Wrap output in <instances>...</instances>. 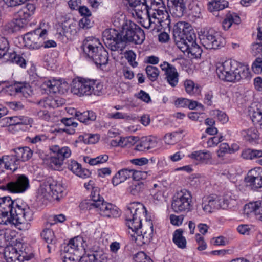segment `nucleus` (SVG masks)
Wrapping results in <instances>:
<instances>
[{
	"label": "nucleus",
	"instance_id": "obj_1",
	"mask_svg": "<svg viewBox=\"0 0 262 262\" xmlns=\"http://www.w3.org/2000/svg\"><path fill=\"white\" fill-rule=\"evenodd\" d=\"M33 212L25 203L12 200L10 196L0 198V224H7L10 219L17 226L26 225L27 227L33 219Z\"/></svg>",
	"mask_w": 262,
	"mask_h": 262
},
{
	"label": "nucleus",
	"instance_id": "obj_2",
	"mask_svg": "<svg viewBox=\"0 0 262 262\" xmlns=\"http://www.w3.org/2000/svg\"><path fill=\"white\" fill-rule=\"evenodd\" d=\"M173 35L177 47L182 52L190 53L195 57L201 56L202 50L196 43V35L189 23L178 22L174 26Z\"/></svg>",
	"mask_w": 262,
	"mask_h": 262
},
{
	"label": "nucleus",
	"instance_id": "obj_3",
	"mask_svg": "<svg viewBox=\"0 0 262 262\" xmlns=\"http://www.w3.org/2000/svg\"><path fill=\"white\" fill-rule=\"evenodd\" d=\"M147 212L145 206L139 202L130 203L125 211L126 224L133 232L130 234L131 240L138 246L148 243L145 242V237L139 231L142 226L143 217L146 219Z\"/></svg>",
	"mask_w": 262,
	"mask_h": 262
},
{
	"label": "nucleus",
	"instance_id": "obj_4",
	"mask_svg": "<svg viewBox=\"0 0 262 262\" xmlns=\"http://www.w3.org/2000/svg\"><path fill=\"white\" fill-rule=\"evenodd\" d=\"M147 2V0H124V4L134 10L138 18H142L143 14L147 16V19L144 20L142 24L145 28H151L153 32H158L162 28H169V26H163V23L155 20V18L157 17L150 15V11L149 10Z\"/></svg>",
	"mask_w": 262,
	"mask_h": 262
},
{
	"label": "nucleus",
	"instance_id": "obj_5",
	"mask_svg": "<svg viewBox=\"0 0 262 262\" xmlns=\"http://www.w3.org/2000/svg\"><path fill=\"white\" fill-rule=\"evenodd\" d=\"M86 247L87 244L81 236L71 239L61 249V256L63 262H78Z\"/></svg>",
	"mask_w": 262,
	"mask_h": 262
},
{
	"label": "nucleus",
	"instance_id": "obj_6",
	"mask_svg": "<svg viewBox=\"0 0 262 262\" xmlns=\"http://www.w3.org/2000/svg\"><path fill=\"white\" fill-rule=\"evenodd\" d=\"M120 38L122 40L121 48H122L127 43L142 44L145 39V35L143 30L138 25L130 20H126L120 31Z\"/></svg>",
	"mask_w": 262,
	"mask_h": 262
},
{
	"label": "nucleus",
	"instance_id": "obj_7",
	"mask_svg": "<svg viewBox=\"0 0 262 262\" xmlns=\"http://www.w3.org/2000/svg\"><path fill=\"white\" fill-rule=\"evenodd\" d=\"M192 206L191 192L186 189L178 191L172 197L171 208L176 213L188 212Z\"/></svg>",
	"mask_w": 262,
	"mask_h": 262
},
{
	"label": "nucleus",
	"instance_id": "obj_8",
	"mask_svg": "<svg viewBox=\"0 0 262 262\" xmlns=\"http://www.w3.org/2000/svg\"><path fill=\"white\" fill-rule=\"evenodd\" d=\"M149 10L151 16L156 17L155 18L157 22L163 23V26H170V16L166 11L165 6L162 0H147Z\"/></svg>",
	"mask_w": 262,
	"mask_h": 262
},
{
	"label": "nucleus",
	"instance_id": "obj_9",
	"mask_svg": "<svg viewBox=\"0 0 262 262\" xmlns=\"http://www.w3.org/2000/svg\"><path fill=\"white\" fill-rule=\"evenodd\" d=\"M29 187V180L28 177L24 174H17L11 181L2 185L0 188L11 193H19L26 191Z\"/></svg>",
	"mask_w": 262,
	"mask_h": 262
},
{
	"label": "nucleus",
	"instance_id": "obj_10",
	"mask_svg": "<svg viewBox=\"0 0 262 262\" xmlns=\"http://www.w3.org/2000/svg\"><path fill=\"white\" fill-rule=\"evenodd\" d=\"M200 40L202 45L207 49H218L225 45V39L213 29L205 32Z\"/></svg>",
	"mask_w": 262,
	"mask_h": 262
},
{
	"label": "nucleus",
	"instance_id": "obj_11",
	"mask_svg": "<svg viewBox=\"0 0 262 262\" xmlns=\"http://www.w3.org/2000/svg\"><path fill=\"white\" fill-rule=\"evenodd\" d=\"M9 43L7 38L0 36V56L4 59L19 65L21 68H25L26 62L25 59L15 52H9Z\"/></svg>",
	"mask_w": 262,
	"mask_h": 262
},
{
	"label": "nucleus",
	"instance_id": "obj_12",
	"mask_svg": "<svg viewBox=\"0 0 262 262\" xmlns=\"http://www.w3.org/2000/svg\"><path fill=\"white\" fill-rule=\"evenodd\" d=\"M47 31L46 29L42 30L37 28L33 31L25 34L23 39L25 46L29 49H38L43 46V40H45Z\"/></svg>",
	"mask_w": 262,
	"mask_h": 262
},
{
	"label": "nucleus",
	"instance_id": "obj_13",
	"mask_svg": "<svg viewBox=\"0 0 262 262\" xmlns=\"http://www.w3.org/2000/svg\"><path fill=\"white\" fill-rule=\"evenodd\" d=\"M96 80L81 79L74 80L71 84V91L79 97L91 95L94 92Z\"/></svg>",
	"mask_w": 262,
	"mask_h": 262
},
{
	"label": "nucleus",
	"instance_id": "obj_14",
	"mask_svg": "<svg viewBox=\"0 0 262 262\" xmlns=\"http://www.w3.org/2000/svg\"><path fill=\"white\" fill-rule=\"evenodd\" d=\"M102 40L104 44L113 51L121 48L120 32L115 29H106L102 33Z\"/></svg>",
	"mask_w": 262,
	"mask_h": 262
},
{
	"label": "nucleus",
	"instance_id": "obj_15",
	"mask_svg": "<svg viewBox=\"0 0 262 262\" xmlns=\"http://www.w3.org/2000/svg\"><path fill=\"white\" fill-rule=\"evenodd\" d=\"M222 202H223L222 199L216 194L205 196L202 199L203 210L206 213H211L215 210L222 208Z\"/></svg>",
	"mask_w": 262,
	"mask_h": 262
},
{
	"label": "nucleus",
	"instance_id": "obj_16",
	"mask_svg": "<svg viewBox=\"0 0 262 262\" xmlns=\"http://www.w3.org/2000/svg\"><path fill=\"white\" fill-rule=\"evenodd\" d=\"M245 182L252 189L255 190L262 187V167H255L250 170Z\"/></svg>",
	"mask_w": 262,
	"mask_h": 262
},
{
	"label": "nucleus",
	"instance_id": "obj_17",
	"mask_svg": "<svg viewBox=\"0 0 262 262\" xmlns=\"http://www.w3.org/2000/svg\"><path fill=\"white\" fill-rule=\"evenodd\" d=\"M161 70L164 72L165 79L172 88L176 87L179 82V75L176 68L167 62L160 65Z\"/></svg>",
	"mask_w": 262,
	"mask_h": 262
},
{
	"label": "nucleus",
	"instance_id": "obj_18",
	"mask_svg": "<svg viewBox=\"0 0 262 262\" xmlns=\"http://www.w3.org/2000/svg\"><path fill=\"white\" fill-rule=\"evenodd\" d=\"M99 215L107 217H116L120 215L118 209L112 203L105 201L99 195Z\"/></svg>",
	"mask_w": 262,
	"mask_h": 262
},
{
	"label": "nucleus",
	"instance_id": "obj_19",
	"mask_svg": "<svg viewBox=\"0 0 262 262\" xmlns=\"http://www.w3.org/2000/svg\"><path fill=\"white\" fill-rule=\"evenodd\" d=\"M235 67V69L232 68L229 73L226 76V78H223V80L229 82H235L250 77V73L248 69L239 65L237 63Z\"/></svg>",
	"mask_w": 262,
	"mask_h": 262
},
{
	"label": "nucleus",
	"instance_id": "obj_20",
	"mask_svg": "<svg viewBox=\"0 0 262 262\" xmlns=\"http://www.w3.org/2000/svg\"><path fill=\"white\" fill-rule=\"evenodd\" d=\"M158 140L154 136L143 137L137 143L135 149L139 151H146L157 147Z\"/></svg>",
	"mask_w": 262,
	"mask_h": 262
},
{
	"label": "nucleus",
	"instance_id": "obj_21",
	"mask_svg": "<svg viewBox=\"0 0 262 262\" xmlns=\"http://www.w3.org/2000/svg\"><path fill=\"white\" fill-rule=\"evenodd\" d=\"M62 84L59 80L55 79L45 80L41 85V90L48 94L63 93L61 90Z\"/></svg>",
	"mask_w": 262,
	"mask_h": 262
},
{
	"label": "nucleus",
	"instance_id": "obj_22",
	"mask_svg": "<svg viewBox=\"0 0 262 262\" xmlns=\"http://www.w3.org/2000/svg\"><path fill=\"white\" fill-rule=\"evenodd\" d=\"M167 6L170 13L177 17L182 16L186 9L184 0H167Z\"/></svg>",
	"mask_w": 262,
	"mask_h": 262
},
{
	"label": "nucleus",
	"instance_id": "obj_23",
	"mask_svg": "<svg viewBox=\"0 0 262 262\" xmlns=\"http://www.w3.org/2000/svg\"><path fill=\"white\" fill-rule=\"evenodd\" d=\"M237 62L231 60H226L223 62H219L216 64V72L220 79L223 80L226 78L227 74L229 73L231 68L235 69Z\"/></svg>",
	"mask_w": 262,
	"mask_h": 262
},
{
	"label": "nucleus",
	"instance_id": "obj_24",
	"mask_svg": "<svg viewBox=\"0 0 262 262\" xmlns=\"http://www.w3.org/2000/svg\"><path fill=\"white\" fill-rule=\"evenodd\" d=\"M45 189L47 192L51 193L57 199H59V196H62V193L64 189L61 184L51 179L48 180Z\"/></svg>",
	"mask_w": 262,
	"mask_h": 262
},
{
	"label": "nucleus",
	"instance_id": "obj_25",
	"mask_svg": "<svg viewBox=\"0 0 262 262\" xmlns=\"http://www.w3.org/2000/svg\"><path fill=\"white\" fill-rule=\"evenodd\" d=\"M8 87L11 91L15 92L14 94H21L26 98L28 97L32 92L29 84L26 82H15Z\"/></svg>",
	"mask_w": 262,
	"mask_h": 262
},
{
	"label": "nucleus",
	"instance_id": "obj_26",
	"mask_svg": "<svg viewBox=\"0 0 262 262\" xmlns=\"http://www.w3.org/2000/svg\"><path fill=\"white\" fill-rule=\"evenodd\" d=\"M248 113L253 122L260 123L262 121V103H252L249 107Z\"/></svg>",
	"mask_w": 262,
	"mask_h": 262
},
{
	"label": "nucleus",
	"instance_id": "obj_27",
	"mask_svg": "<svg viewBox=\"0 0 262 262\" xmlns=\"http://www.w3.org/2000/svg\"><path fill=\"white\" fill-rule=\"evenodd\" d=\"M83 52L90 61L93 62L97 67L98 63V47L90 43H84L82 46Z\"/></svg>",
	"mask_w": 262,
	"mask_h": 262
},
{
	"label": "nucleus",
	"instance_id": "obj_28",
	"mask_svg": "<svg viewBox=\"0 0 262 262\" xmlns=\"http://www.w3.org/2000/svg\"><path fill=\"white\" fill-rule=\"evenodd\" d=\"M35 10L34 5L28 3L17 12V17L27 24L30 17L34 14Z\"/></svg>",
	"mask_w": 262,
	"mask_h": 262
},
{
	"label": "nucleus",
	"instance_id": "obj_29",
	"mask_svg": "<svg viewBox=\"0 0 262 262\" xmlns=\"http://www.w3.org/2000/svg\"><path fill=\"white\" fill-rule=\"evenodd\" d=\"M132 169H122L119 170L113 177L112 179V184L114 186H117L132 177Z\"/></svg>",
	"mask_w": 262,
	"mask_h": 262
},
{
	"label": "nucleus",
	"instance_id": "obj_30",
	"mask_svg": "<svg viewBox=\"0 0 262 262\" xmlns=\"http://www.w3.org/2000/svg\"><path fill=\"white\" fill-rule=\"evenodd\" d=\"M41 236L48 244L47 248L49 253L51 252L52 249L54 250L55 249L57 240L52 230L49 228L45 229L41 233Z\"/></svg>",
	"mask_w": 262,
	"mask_h": 262
},
{
	"label": "nucleus",
	"instance_id": "obj_31",
	"mask_svg": "<svg viewBox=\"0 0 262 262\" xmlns=\"http://www.w3.org/2000/svg\"><path fill=\"white\" fill-rule=\"evenodd\" d=\"M68 168L76 176L82 178L88 177L90 174L89 170L82 168L81 164L74 160L71 161Z\"/></svg>",
	"mask_w": 262,
	"mask_h": 262
},
{
	"label": "nucleus",
	"instance_id": "obj_32",
	"mask_svg": "<svg viewBox=\"0 0 262 262\" xmlns=\"http://www.w3.org/2000/svg\"><path fill=\"white\" fill-rule=\"evenodd\" d=\"M50 149L55 156L59 157L63 161L65 159L69 158L71 155V150L67 146L60 147L59 146L55 145L51 146Z\"/></svg>",
	"mask_w": 262,
	"mask_h": 262
},
{
	"label": "nucleus",
	"instance_id": "obj_33",
	"mask_svg": "<svg viewBox=\"0 0 262 262\" xmlns=\"http://www.w3.org/2000/svg\"><path fill=\"white\" fill-rule=\"evenodd\" d=\"M13 150L20 162L28 161L33 155V151L28 147H19Z\"/></svg>",
	"mask_w": 262,
	"mask_h": 262
},
{
	"label": "nucleus",
	"instance_id": "obj_34",
	"mask_svg": "<svg viewBox=\"0 0 262 262\" xmlns=\"http://www.w3.org/2000/svg\"><path fill=\"white\" fill-rule=\"evenodd\" d=\"M189 157L192 159L206 164L208 163L212 158L211 154L209 151L202 150L195 151L191 154Z\"/></svg>",
	"mask_w": 262,
	"mask_h": 262
},
{
	"label": "nucleus",
	"instance_id": "obj_35",
	"mask_svg": "<svg viewBox=\"0 0 262 262\" xmlns=\"http://www.w3.org/2000/svg\"><path fill=\"white\" fill-rule=\"evenodd\" d=\"M183 231L181 229L176 230L173 234V242L181 249H184L186 247V239L183 236Z\"/></svg>",
	"mask_w": 262,
	"mask_h": 262
},
{
	"label": "nucleus",
	"instance_id": "obj_36",
	"mask_svg": "<svg viewBox=\"0 0 262 262\" xmlns=\"http://www.w3.org/2000/svg\"><path fill=\"white\" fill-rule=\"evenodd\" d=\"M75 116L78 120L83 123H87L89 121H94L97 117L96 113L91 111H85L83 113L75 111Z\"/></svg>",
	"mask_w": 262,
	"mask_h": 262
},
{
	"label": "nucleus",
	"instance_id": "obj_37",
	"mask_svg": "<svg viewBox=\"0 0 262 262\" xmlns=\"http://www.w3.org/2000/svg\"><path fill=\"white\" fill-rule=\"evenodd\" d=\"M144 181H134L128 187V192L134 195H138L142 192L146 188Z\"/></svg>",
	"mask_w": 262,
	"mask_h": 262
},
{
	"label": "nucleus",
	"instance_id": "obj_38",
	"mask_svg": "<svg viewBox=\"0 0 262 262\" xmlns=\"http://www.w3.org/2000/svg\"><path fill=\"white\" fill-rule=\"evenodd\" d=\"M37 104L45 108H55L59 106L60 103L57 99L48 96L37 102Z\"/></svg>",
	"mask_w": 262,
	"mask_h": 262
},
{
	"label": "nucleus",
	"instance_id": "obj_39",
	"mask_svg": "<svg viewBox=\"0 0 262 262\" xmlns=\"http://www.w3.org/2000/svg\"><path fill=\"white\" fill-rule=\"evenodd\" d=\"M3 120H7V123H9V125L14 124L16 125L18 124H24L27 125L30 124L32 120L31 118L26 116H19L14 117L12 118L5 117Z\"/></svg>",
	"mask_w": 262,
	"mask_h": 262
},
{
	"label": "nucleus",
	"instance_id": "obj_40",
	"mask_svg": "<svg viewBox=\"0 0 262 262\" xmlns=\"http://www.w3.org/2000/svg\"><path fill=\"white\" fill-rule=\"evenodd\" d=\"M241 134L244 139L250 143L258 139V131L254 127L243 130L242 131Z\"/></svg>",
	"mask_w": 262,
	"mask_h": 262
},
{
	"label": "nucleus",
	"instance_id": "obj_41",
	"mask_svg": "<svg viewBox=\"0 0 262 262\" xmlns=\"http://www.w3.org/2000/svg\"><path fill=\"white\" fill-rule=\"evenodd\" d=\"M228 6V2L225 0H214L208 4V9L210 11H220Z\"/></svg>",
	"mask_w": 262,
	"mask_h": 262
},
{
	"label": "nucleus",
	"instance_id": "obj_42",
	"mask_svg": "<svg viewBox=\"0 0 262 262\" xmlns=\"http://www.w3.org/2000/svg\"><path fill=\"white\" fill-rule=\"evenodd\" d=\"M248 206L251 209V211L253 212L258 217V220L262 222V201H258L250 203Z\"/></svg>",
	"mask_w": 262,
	"mask_h": 262
},
{
	"label": "nucleus",
	"instance_id": "obj_43",
	"mask_svg": "<svg viewBox=\"0 0 262 262\" xmlns=\"http://www.w3.org/2000/svg\"><path fill=\"white\" fill-rule=\"evenodd\" d=\"M27 24L19 18L14 19L7 24L8 29L11 32H16L24 28Z\"/></svg>",
	"mask_w": 262,
	"mask_h": 262
},
{
	"label": "nucleus",
	"instance_id": "obj_44",
	"mask_svg": "<svg viewBox=\"0 0 262 262\" xmlns=\"http://www.w3.org/2000/svg\"><path fill=\"white\" fill-rule=\"evenodd\" d=\"M145 71L148 78L151 81H156L159 75L160 71L156 67L148 66L146 67Z\"/></svg>",
	"mask_w": 262,
	"mask_h": 262
},
{
	"label": "nucleus",
	"instance_id": "obj_45",
	"mask_svg": "<svg viewBox=\"0 0 262 262\" xmlns=\"http://www.w3.org/2000/svg\"><path fill=\"white\" fill-rule=\"evenodd\" d=\"M63 161L54 155L49 159L50 166L54 170H59L62 168Z\"/></svg>",
	"mask_w": 262,
	"mask_h": 262
},
{
	"label": "nucleus",
	"instance_id": "obj_46",
	"mask_svg": "<svg viewBox=\"0 0 262 262\" xmlns=\"http://www.w3.org/2000/svg\"><path fill=\"white\" fill-rule=\"evenodd\" d=\"M79 139L85 144H95L98 141V135L97 134H85L83 135H80Z\"/></svg>",
	"mask_w": 262,
	"mask_h": 262
},
{
	"label": "nucleus",
	"instance_id": "obj_47",
	"mask_svg": "<svg viewBox=\"0 0 262 262\" xmlns=\"http://www.w3.org/2000/svg\"><path fill=\"white\" fill-rule=\"evenodd\" d=\"M148 228L147 229H143L140 233L145 237V242L149 243L152 238L153 235V225L152 223L150 221L147 223Z\"/></svg>",
	"mask_w": 262,
	"mask_h": 262
},
{
	"label": "nucleus",
	"instance_id": "obj_48",
	"mask_svg": "<svg viewBox=\"0 0 262 262\" xmlns=\"http://www.w3.org/2000/svg\"><path fill=\"white\" fill-rule=\"evenodd\" d=\"M137 137L135 136H128L126 137H120L121 147H129L137 142Z\"/></svg>",
	"mask_w": 262,
	"mask_h": 262
},
{
	"label": "nucleus",
	"instance_id": "obj_49",
	"mask_svg": "<svg viewBox=\"0 0 262 262\" xmlns=\"http://www.w3.org/2000/svg\"><path fill=\"white\" fill-rule=\"evenodd\" d=\"M108 60V54L104 47L101 46V48H99V67L106 64Z\"/></svg>",
	"mask_w": 262,
	"mask_h": 262
},
{
	"label": "nucleus",
	"instance_id": "obj_50",
	"mask_svg": "<svg viewBox=\"0 0 262 262\" xmlns=\"http://www.w3.org/2000/svg\"><path fill=\"white\" fill-rule=\"evenodd\" d=\"M134 261L135 262H152L150 258L143 251H140L134 255Z\"/></svg>",
	"mask_w": 262,
	"mask_h": 262
},
{
	"label": "nucleus",
	"instance_id": "obj_51",
	"mask_svg": "<svg viewBox=\"0 0 262 262\" xmlns=\"http://www.w3.org/2000/svg\"><path fill=\"white\" fill-rule=\"evenodd\" d=\"M211 115L217 117V119L223 123L227 122L228 120L226 114L219 110H213L211 112Z\"/></svg>",
	"mask_w": 262,
	"mask_h": 262
},
{
	"label": "nucleus",
	"instance_id": "obj_52",
	"mask_svg": "<svg viewBox=\"0 0 262 262\" xmlns=\"http://www.w3.org/2000/svg\"><path fill=\"white\" fill-rule=\"evenodd\" d=\"M184 85L186 92L189 95H193L197 91L198 88L195 87L194 83L192 80H186Z\"/></svg>",
	"mask_w": 262,
	"mask_h": 262
},
{
	"label": "nucleus",
	"instance_id": "obj_53",
	"mask_svg": "<svg viewBox=\"0 0 262 262\" xmlns=\"http://www.w3.org/2000/svg\"><path fill=\"white\" fill-rule=\"evenodd\" d=\"M132 177H133L135 181H144L143 180L145 179L147 176V173L145 171L134 170L132 169Z\"/></svg>",
	"mask_w": 262,
	"mask_h": 262
},
{
	"label": "nucleus",
	"instance_id": "obj_54",
	"mask_svg": "<svg viewBox=\"0 0 262 262\" xmlns=\"http://www.w3.org/2000/svg\"><path fill=\"white\" fill-rule=\"evenodd\" d=\"M112 173V170L110 167H100L99 166V178H104V180L102 181L106 183H108V179L107 177L110 176Z\"/></svg>",
	"mask_w": 262,
	"mask_h": 262
},
{
	"label": "nucleus",
	"instance_id": "obj_55",
	"mask_svg": "<svg viewBox=\"0 0 262 262\" xmlns=\"http://www.w3.org/2000/svg\"><path fill=\"white\" fill-rule=\"evenodd\" d=\"M136 57V54L132 50L126 51L125 53V57L129 64L134 68L138 65V63L135 61Z\"/></svg>",
	"mask_w": 262,
	"mask_h": 262
},
{
	"label": "nucleus",
	"instance_id": "obj_56",
	"mask_svg": "<svg viewBox=\"0 0 262 262\" xmlns=\"http://www.w3.org/2000/svg\"><path fill=\"white\" fill-rule=\"evenodd\" d=\"M233 152L229 145L226 143H221L219 147V149L217 151V155L219 157H223L226 153H231Z\"/></svg>",
	"mask_w": 262,
	"mask_h": 262
},
{
	"label": "nucleus",
	"instance_id": "obj_57",
	"mask_svg": "<svg viewBox=\"0 0 262 262\" xmlns=\"http://www.w3.org/2000/svg\"><path fill=\"white\" fill-rule=\"evenodd\" d=\"M179 134L178 132L168 133L164 136V141L167 144H174L177 142V136Z\"/></svg>",
	"mask_w": 262,
	"mask_h": 262
},
{
	"label": "nucleus",
	"instance_id": "obj_58",
	"mask_svg": "<svg viewBox=\"0 0 262 262\" xmlns=\"http://www.w3.org/2000/svg\"><path fill=\"white\" fill-rule=\"evenodd\" d=\"M252 69L255 73L259 74L262 72V59L257 58L253 62Z\"/></svg>",
	"mask_w": 262,
	"mask_h": 262
},
{
	"label": "nucleus",
	"instance_id": "obj_59",
	"mask_svg": "<svg viewBox=\"0 0 262 262\" xmlns=\"http://www.w3.org/2000/svg\"><path fill=\"white\" fill-rule=\"evenodd\" d=\"M91 199H89L91 210L97 208L98 207V194H95V191H94L91 192Z\"/></svg>",
	"mask_w": 262,
	"mask_h": 262
},
{
	"label": "nucleus",
	"instance_id": "obj_60",
	"mask_svg": "<svg viewBox=\"0 0 262 262\" xmlns=\"http://www.w3.org/2000/svg\"><path fill=\"white\" fill-rule=\"evenodd\" d=\"M195 239L199 245L197 249L199 251H203L206 249L207 244L204 241V238L202 236H201L199 234H196Z\"/></svg>",
	"mask_w": 262,
	"mask_h": 262
},
{
	"label": "nucleus",
	"instance_id": "obj_61",
	"mask_svg": "<svg viewBox=\"0 0 262 262\" xmlns=\"http://www.w3.org/2000/svg\"><path fill=\"white\" fill-rule=\"evenodd\" d=\"M113 23L115 26L118 28L121 27V29H122L123 25L125 24V17L122 15H116L114 16L113 19Z\"/></svg>",
	"mask_w": 262,
	"mask_h": 262
},
{
	"label": "nucleus",
	"instance_id": "obj_62",
	"mask_svg": "<svg viewBox=\"0 0 262 262\" xmlns=\"http://www.w3.org/2000/svg\"><path fill=\"white\" fill-rule=\"evenodd\" d=\"M35 115L39 119L46 121H49L50 119L51 116L48 111L46 110H40L35 112Z\"/></svg>",
	"mask_w": 262,
	"mask_h": 262
},
{
	"label": "nucleus",
	"instance_id": "obj_63",
	"mask_svg": "<svg viewBox=\"0 0 262 262\" xmlns=\"http://www.w3.org/2000/svg\"><path fill=\"white\" fill-rule=\"evenodd\" d=\"M47 139L48 137L45 134H40L33 138H29V141L33 144H36L39 142H45Z\"/></svg>",
	"mask_w": 262,
	"mask_h": 262
},
{
	"label": "nucleus",
	"instance_id": "obj_64",
	"mask_svg": "<svg viewBox=\"0 0 262 262\" xmlns=\"http://www.w3.org/2000/svg\"><path fill=\"white\" fill-rule=\"evenodd\" d=\"M252 52L254 56L262 52V43L258 42H255L252 45Z\"/></svg>",
	"mask_w": 262,
	"mask_h": 262
}]
</instances>
